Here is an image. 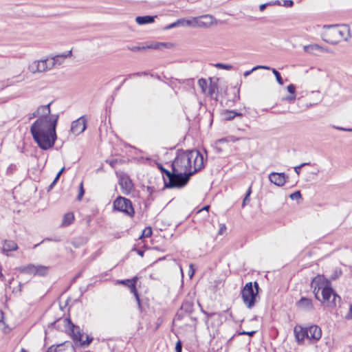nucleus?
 I'll list each match as a JSON object with an SVG mask.
<instances>
[{"label":"nucleus","mask_w":352,"mask_h":352,"mask_svg":"<svg viewBox=\"0 0 352 352\" xmlns=\"http://www.w3.org/2000/svg\"><path fill=\"white\" fill-rule=\"evenodd\" d=\"M171 166L175 172L179 188H182L192 175L204 168V156L197 150L183 151L177 154Z\"/></svg>","instance_id":"nucleus-1"},{"label":"nucleus","mask_w":352,"mask_h":352,"mask_svg":"<svg viewBox=\"0 0 352 352\" xmlns=\"http://www.w3.org/2000/svg\"><path fill=\"white\" fill-rule=\"evenodd\" d=\"M58 118V114H52L49 118H39L32 124L31 134L41 148L47 150L54 145Z\"/></svg>","instance_id":"nucleus-2"},{"label":"nucleus","mask_w":352,"mask_h":352,"mask_svg":"<svg viewBox=\"0 0 352 352\" xmlns=\"http://www.w3.org/2000/svg\"><path fill=\"white\" fill-rule=\"evenodd\" d=\"M350 38L349 30L346 28L338 25H329L323 35V40L330 44L336 45L342 39L348 41Z\"/></svg>","instance_id":"nucleus-3"},{"label":"nucleus","mask_w":352,"mask_h":352,"mask_svg":"<svg viewBox=\"0 0 352 352\" xmlns=\"http://www.w3.org/2000/svg\"><path fill=\"white\" fill-rule=\"evenodd\" d=\"M259 286L257 282L247 283L241 292V298L243 303L248 309L252 308L256 301V297L258 292Z\"/></svg>","instance_id":"nucleus-4"},{"label":"nucleus","mask_w":352,"mask_h":352,"mask_svg":"<svg viewBox=\"0 0 352 352\" xmlns=\"http://www.w3.org/2000/svg\"><path fill=\"white\" fill-rule=\"evenodd\" d=\"M322 300L320 301L323 304H326L327 306L331 308L336 307L338 302L340 303L341 301V297L334 292L331 284L322 288Z\"/></svg>","instance_id":"nucleus-5"},{"label":"nucleus","mask_w":352,"mask_h":352,"mask_svg":"<svg viewBox=\"0 0 352 352\" xmlns=\"http://www.w3.org/2000/svg\"><path fill=\"white\" fill-rule=\"evenodd\" d=\"M113 208L122 212L129 217H133L135 211L130 199L123 197H117L113 201Z\"/></svg>","instance_id":"nucleus-6"},{"label":"nucleus","mask_w":352,"mask_h":352,"mask_svg":"<svg viewBox=\"0 0 352 352\" xmlns=\"http://www.w3.org/2000/svg\"><path fill=\"white\" fill-rule=\"evenodd\" d=\"M48 58L36 60L28 65V71L32 74L42 73L52 69Z\"/></svg>","instance_id":"nucleus-7"},{"label":"nucleus","mask_w":352,"mask_h":352,"mask_svg":"<svg viewBox=\"0 0 352 352\" xmlns=\"http://www.w3.org/2000/svg\"><path fill=\"white\" fill-rule=\"evenodd\" d=\"M330 284V281L323 275H317L313 278L311 283V287L313 289V293L317 300H320L318 296L320 289H322V288L329 286Z\"/></svg>","instance_id":"nucleus-8"},{"label":"nucleus","mask_w":352,"mask_h":352,"mask_svg":"<svg viewBox=\"0 0 352 352\" xmlns=\"http://www.w3.org/2000/svg\"><path fill=\"white\" fill-rule=\"evenodd\" d=\"M159 168L161 170V172L164 174L167 179L164 177V186L168 188H179V184L177 182V179L176 178L175 172L172 170V171H169L165 168L163 167L162 165L159 166Z\"/></svg>","instance_id":"nucleus-9"},{"label":"nucleus","mask_w":352,"mask_h":352,"mask_svg":"<svg viewBox=\"0 0 352 352\" xmlns=\"http://www.w3.org/2000/svg\"><path fill=\"white\" fill-rule=\"evenodd\" d=\"M138 278L136 276L133 277L131 279H125V280H120L118 281V284H121L123 285H125L130 288L131 292L134 295L135 300L138 302V308L141 309V302L138 293V291L136 289V282H137Z\"/></svg>","instance_id":"nucleus-10"},{"label":"nucleus","mask_w":352,"mask_h":352,"mask_svg":"<svg viewBox=\"0 0 352 352\" xmlns=\"http://www.w3.org/2000/svg\"><path fill=\"white\" fill-rule=\"evenodd\" d=\"M119 184L122 192L126 195L129 194L133 188L132 180L126 174H122L119 177Z\"/></svg>","instance_id":"nucleus-11"},{"label":"nucleus","mask_w":352,"mask_h":352,"mask_svg":"<svg viewBox=\"0 0 352 352\" xmlns=\"http://www.w3.org/2000/svg\"><path fill=\"white\" fill-rule=\"evenodd\" d=\"M87 121L84 116H81L72 122L71 131L75 135H79L86 129Z\"/></svg>","instance_id":"nucleus-12"},{"label":"nucleus","mask_w":352,"mask_h":352,"mask_svg":"<svg viewBox=\"0 0 352 352\" xmlns=\"http://www.w3.org/2000/svg\"><path fill=\"white\" fill-rule=\"evenodd\" d=\"M270 182L277 186H283L287 182L288 176L284 173L272 172L269 175Z\"/></svg>","instance_id":"nucleus-13"},{"label":"nucleus","mask_w":352,"mask_h":352,"mask_svg":"<svg viewBox=\"0 0 352 352\" xmlns=\"http://www.w3.org/2000/svg\"><path fill=\"white\" fill-rule=\"evenodd\" d=\"M296 307L305 312H311L315 309L313 301L311 298L301 297L296 303Z\"/></svg>","instance_id":"nucleus-14"},{"label":"nucleus","mask_w":352,"mask_h":352,"mask_svg":"<svg viewBox=\"0 0 352 352\" xmlns=\"http://www.w3.org/2000/svg\"><path fill=\"white\" fill-rule=\"evenodd\" d=\"M72 54V50L68 52H65L63 54L56 55L51 58H47L50 64L51 65V68L56 67V65H60L65 60V59L67 57L71 56Z\"/></svg>","instance_id":"nucleus-15"},{"label":"nucleus","mask_w":352,"mask_h":352,"mask_svg":"<svg viewBox=\"0 0 352 352\" xmlns=\"http://www.w3.org/2000/svg\"><path fill=\"white\" fill-rule=\"evenodd\" d=\"M307 339L311 340L312 342H315L320 340L322 336L321 329L317 325H311L307 328Z\"/></svg>","instance_id":"nucleus-16"},{"label":"nucleus","mask_w":352,"mask_h":352,"mask_svg":"<svg viewBox=\"0 0 352 352\" xmlns=\"http://www.w3.org/2000/svg\"><path fill=\"white\" fill-rule=\"evenodd\" d=\"M295 338L298 344L304 343L305 338H307L308 334L307 328H303L300 325H296L294 329Z\"/></svg>","instance_id":"nucleus-17"},{"label":"nucleus","mask_w":352,"mask_h":352,"mask_svg":"<svg viewBox=\"0 0 352 352\" xmlns=\"http://www.w3.org/2000/svg\"><path fill=\"white\" fill-rule=\"evenodd\" d=\"M18 249V245L14 241L4 240L3 242L2 252L6 256H9L8 252L15 251Z\"/></svg>","instance_id":"nucleus-18"},{"label":"nucleus","mask_w":352,"mask_h":352,"mask_svg":"<svg viewBox=\"0 0 352 352\" xmlns=\"http://www.w3.org/2000/svg\"><path fill=\"white\" fill-rule=\"evenodd\" d=\"M201 19V25L203 28H208L213 25L214 24H217L215 19L210 14H206L199 16Z\"/></svg>","instance_id":"nucleus-19"},{"label":"nucleus","mask_w":352,"mask_h":352,"mask_svg":"<svg viewBox=\"0 0 352 352\" xmlns=\"http://www.w3.org/2000/svg\"><path fill=\"white\" fill-rule=\"evenodd\" d=\"M65 320L68 321L69 324L71 326L72 336L73 340L76 342H81L82 333L80 331V327L74 325L70 320L66 318Z\"/></svg>","instance_id":"nucleus-20"},{"label":"nucleus","mask_w":352,"mask_h":352,"mask_svg":"<svg viewBox=\"0 0 352 352\" xmlns=\"http://www.w3.org/2000/svg\"><path fill=\"white\" fill-rule=\"evenodd\" d=\"M167 45L166 43H157L155 44H152L147 46H133V47H128V49L132 52H138L142 50L146 49H161L162 47H166Z\"/></svg>","instance_id":"nucleus-21"},{"label":"nucleus","mask_w":352,"mask_h":352,"mask_svg":"<svg viewBox=\"0 0 352 352\" xmlns=\"http://www.w3.org/2000/svg\"><path fill=\"white\" fill-rule=\"evenodd\" d=\"M52 102L46 104V105H41L40 107H38L37 110L40 114L39 116H41V118H49L51 115H50V112H51V110H50V105H51Z\"/></svg>","instance_id":"nucleus-22"},{"label":"nucleus","mask_w":352,"mask_h":352,"mask_svg":"<svg viewBox=\"0 0 352 352\" xmlns=\"http://www.w3.org/2000/svg\"><path fill=\"white\" fill-rule=\"evenodd\" d=\"M155 17H156V16H148V15L140 16H137L135 18V21L139 25H144V24L151 23L154 22Z\"/></svg>","instance_id":"nucleus-23"},{"label":"nucleus","mask_w":352,"mask_h":352,"mask_svg":"<svg viewBox=\"0 0 352 352\" xmlns=\"http://www.w3.org/2000/svg\"><path fill=\"white\" fill-rule=\"evenodd\" d=\"M74 220V214L73 212L66 213L63 218L61 226L63 227H67L71 225Z\"/></svg>","instance_id":"nucleus-24"},{"label":"nucleus","mask_w":352,"mask_h":352,"mask_svg":"<svg viewBox=\"0 0 352 352\" xmlns=\"http://www.w3.org/2000/svg\"><path fill=\"white\" fill-rule=\"evenodd\" d=\"M223 117L226 120H231L234 119L235 117H242L243 114L241 113H237L234 111H229L226 110L223 113Z\"/></svg>","instance_id":"nucleus-25"},{"label":"nucleus","mask_w":352,"mask_h":352,"mask_svg":"<svg viewBox=\"0 0 352 352\" xmlns=\"http://www.w3.org/2000/svg\"><path fill=\"white\" fill-rule=\"evenodd\" d=\"M303 50L306 53L314 54L316 51H319V50H322V46L318 44H310L305 45L303 47Z\"/></svg>","instance_id":"nucleus-26"},{"label":"nucleus","mask_w":352,"mask_h":352,"mask_svg":"<svg viewBox=\"0 0 352 352\" xmlns=\"http://www.w3.org/2000/svg\"><path fill=\"white\" fill-rule=\"evenodd\" d=\"M217 89V85L212 81V78H210V84L208 86V89L206 94L212 98Z\"/></svg>","instance_id":"nucleus-27"},{"label":"nucleus","mask_w":352,"mask_h":352,"mask_svg":"<svg viewBox=\"0 0 352 352\" xmlns=\"http://www.w3.org/2000/svg\"><path fill=\"white\" fill-rule=\"evenodd\" d=\"M36 265L33 264H29L27 266L22 267L21 272L25 274H34L35 275Z\"/></svg>","instance_id":"nucleus-28"},{"label":"nucleus","mask_w":352,"mask_h":352,"mask_svg":"<svg viewBox=\"0 0 352 352\" xmlns=\"http://www.w3.org/2000/svg\"><path fill=\"white\" fill-rule=\"evenodd\" d=\"M35 275L45 276L48 272V267L44 265H36Z\"/></svg>","instance_id":"nucleus-29"},{"label":"nucleus","mask_w":352,"mask_h":352,"mask_svg":"<svg viewBox=\"0 0 352 352\" xmlns=\"http://www.w3.org/2000/svg\"><path fill=\"white\" fill-rule=\"evenodd\" d=\"M86 239L83 237H76L73 239L72 244L76 248L81 247L86 243Z\"/></svg>","instance_id":"nucleus-30"},{"label":"nucleus","mask_w":352,"mask_h":352,"mask_svg":"<svg viewBox=\"0 0 352 352\" xmlns=\"http://www.w3.org/2000/svg\"><path fill=\"white\" fill-rule=\"evenodd\" d=\"M198 85L201 88L202 93L206 94L207 89H208V86L207 80L204 78H200L198 80Z\"/></svg>","instance_id":"nucleus-31"},{"label":"nucleus","mask_w":352,"mask_h":352,"mask_svg":"<svg viewBox=\"0 0 352 352\" xmlns=\"http://www.w3.org/2000/svg\"><path fill=\"white\" fill-rule=\"evenodd\" d=\"M64 345L63 344L56 346L52 345L49 347L46 352H64Z\"/></svg>","instance_id":"nucleus-32"},{"label":"nucleus","mask_w":352,"mask_h":352,"mask_svg":"<svg viewBox=\"0 0 352 352\" xmlns=\"http://www.w3.org/2000/svg\"><path fill=\"white\" fill-rule=\"evenodd\" d=\"M270 69V67H268V66H265V65H257V66H256V67H253V68H252V69H250V70L245 71V72H244V74H243V75H244V76H245V77H247V76H248L249 75H250V74H251L252 72H254V71H255V70H256V69Z\"/></svg>","instance_id":"nucleus-33"},{"label":"nucleus","mask_w":352,"mask_h":352,"mask_svg":"<svg viewBox=\"0 0 352 352\" xmlns=\"http://www.w3.org/2000/svg\"><path fill=\"white\" fill-rule=\"evenodd\" d=\"M251 193H252V186H250L248 188V189L245 193V197L242 202V207H245L247 204H249V202L250 201L249 197L250 196Z\"/></svg>","instance_id":"nucleus-34"},{"label":"nucleus","mask_w":352,"mask_h":352,"mask_svg":"<svg viewBox=\"0 0 352 352\" xmlns=\"http://www.w3.org/2000/svg\"><path fill=\"white\" fill-rule=\"evenodd\" d=\"M270 70H272V73L276 76V80L278 82V84H280L281 85H283L284 82H283V78H282V77L280 76V74L276 69H275L274 68H271L270 67Z\"/></svg>","instance_id":"nucleus-35"},{"label":"nucleus","mask_w":352,"mask_h":352,"mask_svg":"<svg viewBox=\"0 0 352 352\" xmlns=\"http://www.w3.org/2000/svg\"><path fill=\"white\" fill-rule=\"evenodd\" d=\"M152 234V230L150 227H146L144 229V230L142 231V234L140 236V238H142V237H149L151 236Z\"/></svg>","instance_id":"nucleus-36"},{"label":"nucleus","mask_w":352,"mask_h":352,"mask_svg":"<svg viewBox=\"0 0 352 352\" xmlns=\"http://www.w3.org/2000/svg\"><path fill=\"white\" fill-rule=\"evenodd\" d=\"M192 28H201V19L199 17H192Z\"/></svg>","instance_id":"nucleus-37"},{"label":"nucleus","mask_w":352,"mask_h":352,"mask_svg":"<svg viewBox=\"0 0 352 352\" xmlns=\"http://www.w3.org/2000/svg\"><path fill=\"white\" fill-rule=\"evenodd\" d=\"M214 66L218 69H223L226 70H230L232 69V65H228V64H223V63H217L214 65Z\"/></svg>","instance_id":"nucleus-38"},{"label":"nucleus","mask_w":352,"mask_h":352,"mask_svg":"<svg viewBox=\"0 0 352 352\" xmlns=\"http://www.w3.org/2000/svg\"><path fill=\"white\" fill-rule=\"evenodd\" d=\"M92 340H93V338L92 337L87 336L86 340L82 341L80 342V345L82 346H89L90 344V343L92 342Z\"/></svg>","instance_id":"nucleus-39"},{"label":"nucleus","mask_w":352,"mask_h":352,"mask_svg":"<svg viewBox=\"0 0 352 352\" xmlns=\"http://www.w3.org/2000/svg\"><path fill=\"white\" fill-rule=\"evenodd\" d=\"M146 75H148V73L146 72H136V73L129 74L128 78H132L135 76H146Z\"/></svg>","instance_id":"nucleus-40"},{"label":"nucleus","mask_w":352,"mask_h":352,"mask_svg":"<svg viewBox=\"0 0 352 352\" xmlns=\"http://www.w3.org/2000/svg\"><path fill=\"white\" fill-rule=\"evenodd\" d=\"M309 164H310L309 162H305V163H302V164H300L299 166H295L294 168V171L298 175L300 174V168H302L305 166L309 165Z\"/></svg>","instance_id":"nucleus-41"},{"label":"nucleus","mask_w":352,"mask_h":352,"mask_svg":"<svg viewBox=\"0 0 352 352\" xmlns=\"http://www.w3.org/2000/svg\"><path fill=\"white\" fill-rule=\"evenodd\" d=\"M292 199H298L301 198V193L299 190L294 192L289 195Z\"/></svg>","instance_id":"nucleus-42"},{"label":"nucleus","mask_w":352,"mask_h":352,"mask_svg":"<svg viewBox=\"0 0 352 352\" xmlns=\"http://www.w3.org/2000/svg\"><path fill=\"white\" fill-rule=\"evenodd\" d=\"M287 91L291 95H296L295 91H296V87L293 84H290L287 86Z\"/></svg>","instance_id":"nucleus-43"},{"label":"nucleus","mask_w":352,"mask_h":352,"mask_svg":"<svg viewBox=\"0 0 352 352\" xmlns=\"http://www.w3.org/2000/svg\"><path fill=\"white\" fill-rule=\"evenodd\" d=\"M84 193H85V191H84V189H83V185H82V183H81L80 185V190H79V193H78L77 199L78 200H80L82 199Z\"/></svg>","instance_id":"nucleus-44"},{"label":"nucleus","mask_w":352,"mask_h":352,"mask_svg":"<svg viewBox=\"0 0 352 352\" xmlns=\"http://www.w3.org/2000/svg\"><path fill=\"white\" fill-rule=\"evenodd\" d=\"M182 344L180 340H178L175 344V351L176 352H182Z\"/></svg>","instance_id":"nucleus-45"},{"label":"nucleus","mask_w":352,"mask_h":352,"mask_svg":"<svg viewBox=\"0 0 352 352\" xmlns=\"http://www.w3.org/2000/svg\"><path fill=\"white\" fill-rule=\"evenodd\" d=\"M107 163H108L112 168L116 167V164H118V160L117 159H113L106 161Z\"/></svg>","instance_id":"nucleus-46"},{"label":"nucleus","mask_w":352,"mask_h":352,"mask_svg":"<svg viewBox=\"0 0 352 352\" xmlns=\"http://www.w3.org/2000/svg\"><path fill=\"white\" fill-rule=\"evenodd\" d=\"M255 331H241L239 333V335H248L249 336H253L255 334Z\"/></svg>","instance_id":"nucleus-47"},{"label":"nucleus","mask_w":352,"mask_h":352,"mask_svg":"<svg viewBox=\"0 0 352 352\" xmlns=\"http://www.w3.org/2000/svg\"><path fill=\"white\" fill-rule=\"evenodd\" d=\"M345 318L347 320L352 319V304L349 305V310L348 314L345 316Z\"/></svg>","instance_id":"nucleus-48"},{"label":"nucleus","mask_w":352,"mask_h":352,"mask_svg":"<svg viewBox=\"0 0 352 352\" xmlns=\"http://www.w3.org/2000/svg\"><path fill=\"white\" fill-rule=\"evenodd\" d=\"M177 24L178 26H186V19H180L177 21Z\"/></svg>","instance_id":"nucleus-49"},{"label":"nucleus","mask_w":352,"mask_h":352,"mask_svg":"<svg viewBox=\"0 0 352 352\" xmlns=\"http://www.w3.org/2000/svg\"><path fill=\"white\" fill-rule=\"evenodd\" d=\"M294 5V1L292 0H285L284 1V6L286 7H292Z\"/></svg>","instance_id":"nucleus-50"},{"label":"nucleus","mask_w":352,"mask_h":352,"mask_svg":"<svg viewBox=\"0 0 352 352\" xmlns=\"http://www.w3.org/2000/svg\"><path fill=\"white\" fill-rule=\"evenodd\" d=\"M269 5H272V3H263V4H261L260 6H259V10L260 11L263 12L265 8L269 6Z\"/></svg>","instance_id":"nucleus-51"},{"label":"nucleus","mask_w":352,"mask_h":352,"mask_svg":"<svg viewBox=\"0 0 352 352\" xmlns=\"http://www.w3.org/2000/svg\"><path fill=\"white\" fill-rule=\"evenodd\" d=\"M224 142H228V137L217 140L216 144H221Z\"/></svg>","instance_id":"nucleus-52"},{"label":"nucleus","mask_w":352,"mask_h":352,"mask_svg":"<svg viewBox=\"0 0 352 352\" xmlns=\"http://www.w3.org/2000/svg\"><path fill=\"white\" fill-rule=\"evenodd\" d=\"M228 142H234L237 141L239 139L234 138L232 135H230V136H228Z\"/></svg>","instance_id":"nucleus-53"},{"label":"nucleus","mask_w":352,"mask_h":352,"mask_svg":"<svg viewBox=\"0 0 352 352\" xmlns=\"http://www.w3.org/2000/svg\"><path fill=\"white\" fill-rule=\"evenodd\" d=\"M186 26L192 28V18L190 19H186Z\"/></svg>","instance_id":"nucleus-54"},{"label":"nucleus","mask_w":352,"mask_h":352,"mask_svg":"<svg viewBox=\"0 0 352 352\" xmlns=\"http://www.w3.org/2000/svg\"><path fill=\"white\" fill-rule=\"evenodd\" d=\"M175 27H178L177 24V21L174 22V23H170V25H168L167 27H166V29H171V28H175Z\"/></svg>","instance_id":"nucleus-55"},{"label":"nucleus","mask_w":352,"mask_h":352,"mask_svg":"<svg viewBox=\"0 0 352 352\" xmlns=\"http://www.w3.org/2000/svg\"><path fill=\"white\" fill-rule=\"evenodd\" d=\"M40 114L38 111V110L36 109L30 116V119H32L33 118H35V117H38L39 116Z\"/></svg>","instance_id":"nucleus-56"},{"label":"nucleus","mask_w":352,"mask_h":352,"mask_svg":"<svg viewBox=\"0 0 352 352\" xmlns=\"http://www.w3.org/2000/svg\"><path fill=\"white\" fill-rule=\"evenodd\" d=\"M295 98H296V95H291L289 96L286 97L285 100H289V101H292V100H294Z\"/></svg>","instance_id":"nucleus-57"},{"label":"nucleus","mask_w":352,"mask_h":352,"mask_svg":"<svg viewBox=\"0 0 352 352\" xmlns=\"http://www.w3.org/2000/svg\"><path fill=\"white\" fill-rule=\"evenodd\" d=\"M319 52H331V51L329 49L325 48V47H322V50H319Z\"/></svg>","instance_id":"nucleus-58"},{"label":"nucleus","mask_w":352,"mask_h":352,"mask_svg":"<svg viewBox=\"0 0 352 352\" xmlns=\"http://www.w3.org/2000/svg\"><path fill=\"white\" fill-rule=\"evenodd\" d=\"M209 208H210V206H205L204 208H202L201 210H199V212H201L204 210H206V212H208Z\"/></svg>","instance_id":"nucleus-59"},{"label":"nucleus","mask_w":352,"mask_h":352,"mask_svg":"<svg viewBox=\"0 0 352 352\" xmlns=\"http://www.w3.org/2000/svg\"><path fill=\"white\" fill-rule=\"evenodd\" d=\"M226 229V226L223 225V226H221L219 229V234H222L223 233V231L225 230Z\"/></svg>","instance_id":"nucleus-60"},{"label":"nucleus","mask_w":352,"mask_h":352,"mask_svg":"<svg viewBox=\"0 0 352 352\" xmlns=\"http://www.w3.org/2000/svg\"><path fill=\"white\" fill-rule=\"evenodd\" d=\"M154 190V188L153 187H151V186H148L147 187V191L151 194Z\"/></svg>","instance_id":"nucleus-61"},{"label":"nucleus","mask_w":352,"mask_h":352,"mask_svg":"<svg viewBox=\"0 0 352 352\" xmlns=\"http://www.w3.org/2000/svg\"><path fill=\"white\" fill-rule=\"evenodd\" d=\"M137 253L142 257L144 256V251L142 250H137Z\"/></svg>","instance_id":"nucleus-62"},{"label":"nucleus","mask_w":352,"mask_h":352,"mask_svg":"<svg viewBox=\"0 0 352 352\" xmlns=\"http://www.w3.org/2000/svg\"><path fill=\"white\" fill-rule=\"evenodd\" d=\"M59 178H60V176L56 175V177L54 178V179L52 182H54V184H56V182L58 181Z\"/></svg>","instance_id":"nucleus-63"},{"label":"nucleus","mask_w":352,"mask_h":352,"mask_svg":"<svg viewBox=\"0 0 352 352\" xmlns=\"http://www.w3.org/2000/svg\"><path fill=\"white\" fill-rule=\"evenodd\" d=\"M59 178H60V176L56 175V177L54 178V179L52 182H54V184H56V182L58 181Z\"/></svg>","instance_id":"nucleus-64"}]
</instances>
